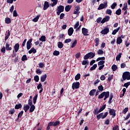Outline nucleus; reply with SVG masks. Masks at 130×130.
Listing matches in <instances>:
<instances>
[{
	"mask_svg": "<svg viewBox=\"0 0 130 130\" xmlns=\"http://www.w3.org/2000/svg\"><path fill=\"white\" fill-rule=\"evenodd\" d=\"M122 79L121 80V82H124L125 80L129 81L130 80V73L129 72H125L123 73L122 76Z\"/></svg>",
	"mask_w": 130,
	"mask_h": 130,
	"instance_id": "obj_1",
	"label": "nucleus"
},
{
	"mask_svg": "<svg viewBox=\"0 0 130 130\" xmlns=\"http://www.w3.org/2000/svg\"><path fill=\"white\" fill-rule=\"evenodd\" d=\"M56 11L57 16H59V15H60V13H62V12L64 11V6L62 5H59V6H57Z\"/></svg>",
	"mask_w": 130,
	"mask_h": 130,
	"instance_id": "obj_2",
	"label": "nucleus"
},
{
	"mask_svg": "<svg viewBox=\"0 0 130 130\" xmlns=\"http://www.w3.org/2000/svg\"><path fill=\"white\" fill-rule=\"evenodd\" d=\"M108 6V4H107V1H105L104 2V4H101L98 8V10L99 11H100L101 10H103V9H106V8H107Z\"/></svg>",
	"mask_w": 130,
	"mask_h": 130,
	"instance_id": "obj_3",
	"label": "nucleus"
},
{
	"mask_svg": "<svg viewBox=\"0 0 130 130\" xmlns=\"http://www.w3.org/2000/svg\"><path fill=\"white\" fill-rule=\"evenodd\" d=\"M102 35H106L109 33V27L106 26L104 29L101 31Z\"/></svg>",
	"mask_w": 130,
	"mask_h": 130,
	"instance_id": "obj_4",
	"label": "nucleus"
},
{
	"mask_svg": "<svg viewBox=\"0 0 130 130\" xmlns=\"http://www.w3.org/2000/svg\"><path fill=\"white\" fill-rule=\"evenodd\" d=\"M72 88L73 90H75V89H79V88H80V82H74L72 84Z\"/></svg>",
	"mask_w": 130,
	"mask_h": 130,
	"instance_id": "obj_5",
	"label": "nucleus"
},
{
	"mask_svg": "<svg viewBox=\"0 0 130 130\" xmlns=\"http://www.w3.org/2000/svg\"><path fill=\"white\" fill-rule=\"evenodd\" d=\"M33 39L32 38L28 40V41L26 43V48L27 50H29L30 48H31V46H32V41Z\"/></svg>",
	"mask_w": 130,
	"mask_h": 130,
	"instance_id": "obj_6",
	"label": "nucleus"
},
{
	"mask_svg": "<svg viewBox=\"0 0 130 130\" xmlns=\"http://www.w3.org/2000/svg\"><path fill=\"white\" fill-rule=\"evenodd\" d=\"M116 111L113 109H110L109 110V114L110 115H112V118H114L115 117V116L116 115Z\"/></svg>",
	"mask_w": 130,
	"mask_h": 130,
	"instance_id": "obj_7",
	"label": "nucleus"
},
{
	"mask_svg": "<svg viewBox=\"0 0 130 130\" xmlns=\"http://www.w3.org/2000/svg\"><path fill=\"white\" fill-rule=\"evenodd\" d=\"M110 19V16L108 15L102 19L101 23L102 24H104V23H105V22H108V21H109Z\"/></svg>",
	"mask_w": 130,
	"mask_h": 130,
	"instance_id": "obj_8",
	"label": "nucleus"
},
{
	"mask_svg": "<svg viewBox=\"0 0 130 130\" xmlns=\"http://www.w3.org/2000/svg\"><path fill=\"white\" fill-rule=\"evenodd\" d=\"M82 33L83 34L84 36H88V35H89L88 34V29L85 27L82 28Z\"/></svg>",
	"mask_w": 130,
	"mask_h": 130,
	"instance_id": "obj_9",
	"label": "nucleus"
},
{
	"mask_svg": "<svg viewBox=\"0 0 130 130\" xmlns=\"http://www.w3.org/2000/svg\"><path fill=\"white\" fill-rule=\"evenodd\" d=\"M10 35H11V32H10V29H8L7 31H6L5 34V41H7V40L9 39Z\"/></svg>",
	"mask_w": 130,
	"mask_h": 130,
	"instance_id": "obj_10",
	"label": "nucleus"
},
{
	"mask_svg": "<svg viewBox=\"0 0 130 130\" xmlns=\"http://www.w3.org/2000/svg\"><path fill=\"white\" fill-rule=\"evenodd\" d=\"M109 91H104L101 94H99L98 96L99 99H102L104 96L108 93Z\"/></svg>",
	"mask_w": 130,
	"mask_h": 130,
	"instance_id": "obj_11",
	"label": "nucleus"
},
{
	"mask_svg": "<svg viewBox=\"0 0 130 130\" xmlns=\"http://www.w3.org/2000/svg\"><path fill=\"white\" fill-rule=\"evenodd\" d=\"M79 11H80V6L77 5L75 7V9L73 14H74L75 15H77V14H80V12H79Z\"/></svg>",
	"mask_w": 130,
	"mask_h": 130,
	"instance_id": "obj_12",
	"label": "nucleus"
},
{
	"mask_svg": "<svg viewBox=\"0 0 130 130\" xmlns=\"http://www.w3.org/2000/svg\"><path fill=\"white\" fill-rule=\"evenodd\" d=\"M48 8H49V3L47 1H45L43 7L44 11H45V10H47Z\"/></svg>",
	"mask_w": 130,
	"mask_h": 130,
	"instance_id": "obj_13",
	"label": "nucleus"
},
{
	"mask_svg": "<svg viewBox=\"0 0 130 130\" xmlns=\"http://www.w3.org/2000/svg\"><path fill=\"white\" fill-rule=\"evenodd\" d=\"M69 36H72L74 33V28L73 27H70L68 30Z\"/></svg>",
	"mask_w": 130,
	"mask_h": 130,
	"instance_id": "obj_14",
	"label": "nucleus"
},
{
	"mask_svg": "<svg viewBox=\"0 0 130 130\" xmlns=\"http://www.w3.org/2000/svg\"><path fill=\"white\" fill-rule=\"evenodd\" d=\"M46 78H47V75L45 74L44 75H43L41 77V82H42V83H43V82H45L46 80Z\"/></svg>",
	"mask_w": 130,
	"mask_h": 130,
	"instance_id": "obj_15",
	"label": "nucleus"
},
{
	"mask_svg": "<svg viewBox=\"0 0 130 130\" xmlns=\"http://www.w3.org/2000/svg\"><path fill=\"white\" fill-rule=\"evenodd\" d=\"M20 48V45L19 43H17L14 46V50L15 52H18V50H19V49Z\"/></svg>",
	"mask_w": 130,
	"mask_h": 130,
	"instance_id": "obj_16",
	"label": "nucleus"
},
{
	"mask_svg": "<svg viewBox=\"0 0 130 130\" xmlns=\"http://www.w3.org/2000/svg\"><path fill=\"white\" fill-rule=\"evenodd\" d=\"M36 52H37V51L35 48H34V47L31 48L30 50L28 51V53L29 54H31V53H36Z\"/></svg>",
	"mask_w": 130,
	"mask_h": 130,
	"instance_id": "obj_17",
	"label": "nucleus"
},
{
	"mask_svg": "<svg viewBox=\"0 0 130 130\" xmlns=\"http://www.w3.org/2000/svg\"><path fill=\"white\" fill-rule=\"evenodd\" d=\"M5 48L6 49V50H7L8 51L12 50V47H10V44L8 42L6 43Z\"/></svg>",
	"mask_w": 130,
	"mask_h": 130,
	"instance_id": "obj_18",
	"label": "nucleus"
},
{
	"mask_svg": "<svg viewBox=\"0 0 130 130\" xmlns=\"http://www.w3.org/2000/svg\"><path fill=\"white\" fill-rule=\"evenodd\" d=\"M113 98V93H111L110 94V97H109V99L108 101V103L109 104H111V103H112V99Z\"/></svg>",
	"mask_w": 130,
	"mask_h": 130,
	"instance_id": "obj_19",
	"label": "nucleus"
},
{
	"mask_svg": "<svg viewBox=\"0 0 130 130\" xmlns=\"http://www.w3.org/2000/svg\"><path fill=\"white\" fill-rule=\"evenodd\" d=\"M39 40L40 41H42V42H45L46 41V37L45 36H42L39 39Z\"/></svg>",
	"mask_w": 130,
	"mask_h": 130,
	"instance_id": "obj_20",
	"label": "nucleus"
},
{
	"mask_svg": "<svg viewBox=\"0 0 130 130\" xmlns=\"http://www.w3.org/2000/svg\"><path fill=\"white\" fill-rule=\"evenodd\" d=\"M122 42V39L121 37H118L117 39L116 43L117 44H120Z\"/></svg>",
	"mask_w": 130,
	"mask_h": 130,
	"instance_id": "obj_21",
	"label": "nucleus"
},
{
	"mask_svg": "<svg viewBox=\"0 0 130 130\" xmlns=\"http://www.w3.org/2000/svg\"><path fill=\"white\" fill-rule=\"evenodd\" d=\"M71 9H72V6L71 5H67L65 7L66 12H70L71 11Z\"/></svg>",
	"mask_w": 130,
	"mask_h": 130,
	"instance_id": "obj_22",
	"label": "nucleus"
},
{
	"mask_svg": "<svg viewBox=\"0 0 130 130\" xmlns=\"http://www.w3.org/2000/svg\"><path fill=\"white\" fill-rule=\"evenodd\" d=\"M93 114L94 115H97V114H99L100 113V112H99L98 108H95L93 111Z\"/></svg>",
	"mask_w": 130,
	"mask_h": 130,
	"instance_id": "obj_23",
	"label": "nucleus"
},
{
	"mask_svg": "<svg viewBox=\"0 0 130 130\" xmlns=\"http://www.w3.org/2000/svg\"><path fill=\"white\" fill-rule=\"evenodd\" d=\"M82 66H89V60H83L82 62Z\"/></svg>",
	"mask_w": 130,
	"mask_h": 130,
	"instance_id": "obj_24",
	"label": "nucleus"
},
{
	"mask_svg": "<svg viewBox=\"0 0 130 130\" xmlns=\"http://www.w3.org/2000/svg\"><path fill=\"white\" fill-rule=\"evenodd\" d=\"M51 2H53V3L51 4V7H53L54 6H56L57 5V3L58 2V0H51Z\"/></svg>",
	"mask_w": 130,
	"mask_h": 130,
	"instance_id": "obj_25",
	"label": "nucleus"
},
{
	"mask_svg": "<svg viewBox=\"0 0 130 130\" xmlns=\"http://www.w3.org/2000/svg\"><path fill=\"white\" fill-rule=\"evenodd\" d=\"M30 109V106L28 105H26L25 106H24L23 107V110H24L25 112H27L28 110Z\"/></svg>",
	"mask_w": 130,
	"mask_h": 130,
	"instance_id": "obj_26",
	"label": "nucleus"
},
{
	"mask_svg": "<svg viewBox=\"0 0 130 130\" xmlns=\"http://www.w3.org/2000/svg\"><path fill=\"white\" fill-rule=\"evenodd\" d=\"M54 123V122H50L48 124V126L47 127V130L50 129V126H52V125H53Z\"/></svg>",
	"mask_w": 130,
	"mask_h": 130,
	"instance_id": "obj_27",
	"label": "nucleus"
},
{
	"mask_svg": "<svg viewBox=\"0 0 130 130\" xmlns=\"http://www.w3.org/2000/svg\"><path fill=\"white\" fill-rule=\"evenodd\" d=\"M94 42L95 43V46L97 47L98 46V45H99V42H100V40H99V38H96L94 40Z\"/></svg>",
	"mask_w": 130,
	"mask_h": 130,
	"instance_id": "obj_28",
	"label": "nucleus"
},
{
	"mask_svg": "<svg viewBox=\"0 0 130 130\" xmlns=\"http://www.w3.org/2000/svg\"><path fill=\"white\" fill-rule=\"evenodd\" d=\"M81 79V74L80 73L77 74L75 77V81H79Z\"/></svg>",
	"mask_w": 130,
	"mask_h": 130,
	"instance_id": "obj_29",
	"label": "nucleus"
},
{
	"mask_svg": "<svg viewBox=\"0 0 130 130\" xmlns=\"http://www.w3.org/2000/svg\"><path fill=\"white\" fill-rule=\"evenodd\" d=\"M35 106H34V105H32L31 106H30V109H29V112L30 113H31V112H33V111H34V110H35Z\"/></svg>",
	"mask_w": 130,
	"mask_h": 130,
	"instance_id": "obj_30",
	"label": "nucleus"
},
{
	"mask_svg": "<svg viewBox=\"0 0 130 130\" xmlns=\"http://www.w3.org/2000/svg\"><path fill=\"white\" fill-rule=\"evenodd\" d=\"M115 14L116 15H117V16L121 15V9L120 8H119L116 11Z\"/></svg>",
	"mask_w": 130,
	"mask_h": 130,
	"instance_id": "obj_31",
	"label": "nucleus"
},
{
	"mask_svg": "<svg viewBox=\"0 0 130 130\" xmlns=\"http://www.w3.org/2000/svg\"><path fill=\"white\" fill-rule=\"evenodd\" d=\"M119 29H120V27H118L117 29H115L113 31H112V35H115L118 31H119Z\"/></svg>",
	"mask_w": 130,
	"mask_h": 130,
	"instance_id": "obj_32",
	"label": "nucleus"
},
{
	"mask_svg": "<svg viewBox=\"0 0 130 130\" xmlns=\"http://www.w3.org/2000/svg\"><path fill=\"white\" fill-rule=\"evenodd\" d=\"M103 113H101L99 114H98L96 116V118L98 120H99L100 118H102L103 119Z\"/></svg>",
	"mask_w": 130,
	"mask_h": 130,
	"instance_id": "obj_33",
	"label": "nucleus"
},
{
	"mask_svg": "<svg viewBox=\"0 0 130 130\" xmlns=\"http://www.w3.org/2000/svg\"><path fill=\"white\" fill-rule=\"evenodd\" d=\"M37 98H38V94H36L33 98L34 104H36V101H37Z\"/></svg>",
	"mask_w": 130,
	"mask_h": 130,
	"instance_id": "obj_34",
	"label": "nucleus"
},
{
	"mask_svg": "<svg viewBox=\"0 0 130 130\" xmlns=\"http://www.w3.org/2000/svg\"><path fill=\"white\" fill-rule=\"evenodd\" d=\"M77 43H78V41L77 40H75L74 42L72 43V45L71 46V48H74L77 45Z\"/></svg>",
	"mask_w": 130,
	"mask_h": 130,
	"instance_id": "obj_35",
	"label": "nucleus"
},
{
	"mask_svg": "<svg viewBox=\"0 0 130 130\" xmlns=\"http://www.w3.org/2000/svg\"><path fill=\"white\" fill-rule=\"evenodd\" d=\"M88 53V55L89 56V57H90V58H93L95 56V53L90 52Z\"/></svg>",
	"mask_w": 130,
	"mask_h": 130,
	"instance_id": "obj_36",
	"label": "nucleus"
},
{
	"mask_svg": "<svg viewBox=\"0 0 130 130\" xmlns=\"http://www.w3.org/2000/svg\"><path fill=\"white\" fill-rule=\"evenodd\" d=\"M22 107L21 104H17L15 106V109H20V108H22Z\"/></svg>",
	"mask_w": 130,
	"mask_h": 130,
	"instance_id": "obj_37",
	"label": "nucleus"
},
{
	"mask_svg": "<svg viewBox=\"0 0 130 130\" xmlns=\"http://www.w3.org/2000/svg\"><path fill=\"white\" fill-rule=\"evenodd\" d=\"M58 48L61 49L62 47H63V44L61 42H58Z\"/></svg>",
	"mask_w": 130,
	"mask_h": 130,
	"instance_id": "obj_38",
	"label": "nucleus"
},
{
	"mask_svg": "<svg viewBox=\"0 0 130 130\" xmlns=\"http://www.w3.org/2000/svg\"><path fill=\"white\" fill-rule=\"evenodd\" d=\"M105 108H106V104L104 105L102 107L100 108V109L99 110V112H102V111H103Z\"/></svg>",
	"mask_w": 130,
	"mask_h": 130,
	"instance_id": "obj_39",
	"label": "nucleus"
},
{
	"mask_svg": "<svg viewBox=\"0 0 130 130\" xmlns=\"http://www.w3.org/2000/svg\"><path fill=\"white\" fill-rule=\"evenodd\" d=\"M97 53L99 55H102V54H104V51H103V50L101 49H99V50H98Z\"/></svg>",
	"mask_w": 130,
	"mask_h": 130,
	"instance_id": "obj_40",
	"label": "nucleus"
},
{
	"mask_svg": "<svg viewBox=\"0 0 130 130\" xmlns=\"http://www.w3.org/2000/svg\"><path fill=\"white\" fill-rule=\"evenodd\" d=\"M22 61H25V60H28V58H27V55H23L21 57Z\"/></svg>",
	"mask_w": 130,
	"mask_h": 130,
	"instance_id": "obj_41",
	"label": "nucleus"
},
{
	"mask_svg": "<svg viewBox=\"0 0 130 130\" xmlns=\"http://www.w3.org/2000/svg\"><path fill=\"white\" fill-rule=\"evenodd\" d=\"M117 6V3H113V4L111 6V8L112 10H114V9H115V8H116Z\"/></svg>",
	"mask_w": 130,
	"mask_h": 130,
	"instance_id": "obj_42",
	"label": "nucleus"
},
{
	"mask_svg": "<svg viewBox=\"0 0 130 130\" xmlns=\"http://www.w3.org/2000/svg\"><path fill=\"white\" fill-rule=\"evenodd\" d=\"M95 92H96V89H92L89 92L90 96H94L95 94Z\"/></svg>",
	"mask_w": 130,
	"mask_h": 130,
	"instance_id": "obj_43",
	"label": "nucleus"
},
{
	"mask_svg": "<svg viewBox=\"0 0 130 130\" xmlns=\"http://www.w3.org/2000/svg\"><path fill=\"white\" fill-rule=\"evenodd\" d=\"M5 23L6 24H10L11 23V19L9 17H6L5 18Z\"/></svg>",
	"mask_w": 130,
	"mask_h": 130,
	"instance_id": "obj_44",
	"label": "nucleus"
},
{
	"mask_svg": "<svg viewBox=\"0 0 130 130\" xmlns=\"http://www.w3.org/2000/svg\"><path fill=\"white\" fill-rule=\"evenodd\" d=\"M129 86H130V81L126 82L123 84V87H125L126 89L128 88Z\"/></svg>",
	"mask_w": 130,
	"mask_h": 130,
	"instance_id": "obj_45",
	"label": "nucleus"
},
{
	"mask_svg": "<svg viewBox=\"0 0 130 130\" xmlns=\"http://www.w3.org/2000/svg\"><path fill=\"white\" fill-rule=\"evenodd\" d=\"M127 9V3H125L123 4L122 10V11H126Z\"/></svg>",
	"mask_w": 130,
	"mask_h": 130,
	"instance_id": "obj_46",
	"label": "nucleus"
},
{
	"mask_svg": "<svg viewBox=\"0 0 130 130\" xmlns=\"http://www.w3.org/2000/svg\"><path fill=\"white\" fill-rule=\"evenodd\" d=\"M121 58V53H119V54H118L116 57V60L117 61L120 60Z\"/></svg>",
	"mask_w": 130,
	"mask_h": 130,
	"instance_id": "obj_47",
	"label": "nucleus"
},
{
	"mask_svg": "<svg viewBox=\"0 0 130 130\" xmlns=\"http://www.w3.org/2000/svg\"><path fill=\"white\" fill-rule=\"evenodd\" d=\"M106 14L107 15H110V16H111V14H112V11L110 9H107L106 11Z\"/></svg>",
	"mask_w": 130,
	"mask_h": 130,
	"instance_id": "obj_48",
	"label": "nucleus"
},
{
	"mask_svg": "<svg viewBox=\"0 0 130 130\" xmlns=\"http://www.w3.org/2000/svg\"><path fill=\"white\" fill-rule=\"evenodd\" d=\"M39 18H40V15H37L36 17L33 19L32 21L34 22H38V20H39Z\"/></svg>",
	"mask_w": 130,
	"mask_h": 130,
	"instance_id": "obj_49",
	"label": "nucleus"
},
{
	"mask_svg": "<svg viewBox=\"0 0 130 130\" xmlns=\"http://www.w3.org/2000/svg\"><path fill=\"white\" fill-rule=\"evenodd\" d=\"M23 114H24V111H21L20 113H18V118H21L22 116H23Z\"/></svg>",
	"mask_w": 130,
	"mask_h": 130,
	"instance_id": "obj_50",
	"label": "nucleus"
},
{
	"mask_svg": "<svg viewBox=\"0 0 130 130\" xmlns=\"http://www.w3.org/2000/svg\"><path fill=\"white\" fill-rule=\"evenodd\" d=\"M112 70L113 72H115V71H116L117 70V66L115 64H113L112 66Z\"/></svg>",
	"mask_w": 130,
	"mask_h": 130,
	"instance_id": "obj_51",
	"label": "nucleus"
},
{
	"mask_svg": "<svg viewBox=\"0 0 130 130\" xmlns=\"http://www.w3.org/2000/svg\"><path fill=\"white\" fill-rule=\"evenodd\" d=\"M96 68H97V64H94L93 66L90 68V71H94L96 70Z\"/></svg>",
	"mask_w": 130,
	"mask_h": 130,
	"instance_id": "obj_52",
	"label": "nucleus"
},
{
	"mask_svg": "<svg viewBox=\"0 0 130 130\" xmlns=\"http://www.w3.org/2000/svg\"><path fill=\"white\" fill-rule=\"evenodd\" d=\"M34 81H35V82H39V76L38 75H36L34 77Z\"/></svg>",
	"mask_w": 130,
	"mask_h": 130,
	"instance_id": "obj_53",
	"label": "nucleus"
},
{
	"mask_svg": "<svg viewBox=\"0 0 130 130\" xmlns=\"http://www.w3.org/2000/svg\"><path fill=\"white\" fill-rule=\"evenodd\" d=\"M100 60H105V57H100L96 59V61H99Z\"/></svg>",
	"mask_w": 130,
	"mask_h": 130,
	"instance_id": "obj_54",
	"label": "nucleus"
},
{
	"mask_svg": "<svg viewBox=\"0 0 130 130\" xmlns=\"http://www.w3.org/2000/svg\"><path fill=\"white\" fill-rule=\"evenodd\" d=\"M58 37H59L58 40H60V39H63V38L66 37V36H64V34H60Z\"/></svg>",
	"mask_w": 130,
	"mask_h": 130,
	"instance_id": "obj_55",
	"label": "nucleus"
},
{
	"mask_svg": "<svg viewBox=\"0 0 130 130\" xmlns=\"http://www.w3.org/2000/svg\"><path fill=\"white\" fill-rule=\"evenodd\" d=\"M104 63H105V61H104V60H103L99 61L98 64V66H102V64H104Z\"/></svg>",
	"mask_w": 130,
	"mask_h": 130,
	"instance_id": "obj_56",
	"label": "nucleus"
},
{
	"mask_svg": "<svg viewBox=\"0 0 130 130\" xmlns=\"http://www.w3.org/2000/svg\"><path fill=\"white\" fill-rule=\"evenodd\" d=\"M127 111H128V108H125L123 110L122 113H123V114H125Z\"/></svg>",
	"mask_w": 130,
	"mask_h": 130,
	"instance_id": "obj_57",
	"label": "nucleus"
},
{
	"mask_svg": "<svg viewBox=\"0 0 130 130\" xmlns=\"http://www.w3.org/2000/svg\"><path fill=\"white\" fill-rule=\"evenodd\" d=\"M53 55H55L56 56H57V55H59V51H54L53 53Z\"/></svg>",
	"mask_w": 130,
	"mask_h": 130,
	"instance_id": "obj_58",
	"label": "nucleus"
},
{
	"mask_svg": "<svg viewBox=\"0 0 130 130\" xmlns=\"http://www.w3.org/2000/svg\"><path fill=\"white\" fill-rule=\"evenodd\" d=\"M109 91L108 92V93L105 95V98H104V101H105V100H106V99H107V98H109Z\"/></svg>",
	"mask_w": 130,
	"mask_h": 130,
	"instance_id": "obj_59",
	"label": "nucleus"
},
{
	"mask_svg": "<svg viewBox=\"0 0 130 130\" xmlns=\"http://www.w3.org/2000/svg\"><path fill=\"white\" fill-rule=\"evenodd\" d=\"M98 89L99 90V91H103V90H104V87L102 85H100L98 86Z\"/></svg>",
	"mask_w": 130,
	"mask_h": 130,
	"instance_id": "obj_60",
	"label": "nucleus"
},
{
	"mask_svg": "<svg viewBox=\"0 0 130 130\" xmlns=\"http://www.w3.org/2000/svg\"><path fill=\"white\" fill-rule=\"evenodd\" d=\"M89 58H90V56H89V54L88 53H87L85 55H84V59L86 60V59H89Z\"/></svg>",
	"mask_w": 130,
	"mask_h": 130,
	"instance_id": "obj_61",
	"label": "nucleus"
},
{
	"mask_svg": "<svg viewBox=\"0 0 130 130\" xmlns=\"http://www.w3.org/2000/svg\"><path fill=\"white\" fill-rule=\"evenodd\" d=\"M60 122L59 121H56V122H54L53 126H56L57 125H59Z\"/></svg>",
	"mask_w": 130,
	"mask_h": 130,
	"instance_id": "obj_62",
	"label": "nucleus"
},
{
	"mask_svg": "<svg viewBox=\"0 0 130 130\" xmlns=\"http://www.w3.org/2000/svg\"><path fill=\"white\" fill-rule=\"evenodd\" d=\"M14 113H15V109H12L9 112V114H14Z\"/></svg>",
	"mask_w": 130,
	"mask_h": 130,
	"instance_id": "obj_63",
	"label": "nucleus"
},
{
	"mask_svg": "<svg viewBox=\"0 0 130 130\" xmlns=\"http://www.w3.org/2000/svg\"><path fill=\"white\" fill-rule=\"evenodd\" d=\"M80 56H81V53L80 52H78L75 54V57L76 58H80Z\"/></svg>",
	"mask_w": 130,
	"mask_h": 130,
	"instance_id": "obj_64",
	"label": "nucleus"
}]
</instances>
